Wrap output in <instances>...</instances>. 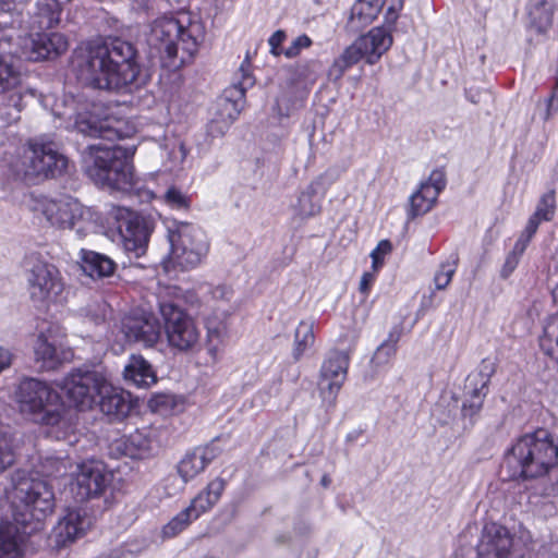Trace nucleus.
Here are the masks:
<instances>
[{"instance_id": "1", "label": "nucleus", "mask_w": 558, "mask_h": 558, "mask_svg": "<svg viewBox=\"0 0 558 558\" xmlns=\"http://www.w3.org/2000/svg\"><path fill=\"white\" fill-rule=\"evenodd\" d=\"M73 71L85 86L110 92H133L145 80L135 45L120 37L90 43L73 59Z\"/></svg>"}, {"instance_id": "2", "label": "nucleus", "mask_w": 558, "mask_h": 558, "mask_svg": "<svg viewBox=\"0 0 558 558\" xmlns=\"http://www.w3.org/2000/svg\"><path fill=\"white\" fill-rule=\"evenodd\" d=\"M12 481V521H0V558H21L25 536L39 531L54 508V494L44 480L16 471Z\"/></svg>"}, {"instance_id": "3", "label": "nucleus", "mask_w": 558, "mask_h": 558, "mask_svg": "<svg viewBox=\"0 0 558 558\" xmlns=\"http://www.w3.org/2000/svg\"><path fill=\"white\" fill-rule=\"evenodd\" d=\"M558 463V444L544 428L522 435L508 450L502 468L509 478H541Z\"/></svg>"}, {"instance_id": "4", "label": "nucleus", "mask_w": 558, "mask_h": 558, "mask_svg": "<svg viewBox=\"0 0 558 558\" xmlns=\"http://www.w3.org/2000/svg\"><path fill=\"white\" fill-rule=\"evenodd\" d=\"M186 22L185 25L173 16H161L150 25L147 43L168 60V66L180 68L191 62L204 39L202 24L189 19Z\"/></svg>"}, {"instance_id": "5", "label": "nucleus", "mask_w": 558, "mask_h": 558, "mask_svg": "<svg viewBox=\"0 0 558 558\" xmlns=\"http://www.w3.org/2000/svg\"><path fill=\"white\" fill-rule=\"evenodd\" d=\"M68 158L58 144L46 138L31 140L22 153L11 161L10 170L16 180L36 184L63 173Z\"/></svg>"}, {"instance_id": "6", "label": "nucleus", "mask_w": 558, "mask_h": 558, "mask_svg": "<svg viewBox=\"0 0 558 558\" xmlns=\"http://www.w3.org/2000/svg\"><path fill=\"white\" fill-rule=\"evenodd\" d=\"M85 156V172L97 184L112 190H126L132 184L133 148L88 145Z\"/></svg>"}, {"instance_id": "7", "label": "nucleus", "mask_w": 558, "mask_h": 558, "mask_svg": "<svg viewBox=\"0 0 558 558\" xmlns=\"http://www.w3.org/2000/svg\"><path fill=\"white\" fill-rule=\"evenodd\" d=\"M20 411L33 422L46 426H65V405L60 395L44 381L22 380L16 390Z\"/></svg>"}, {"instance_id": "8", "label": "nucleus", "mask_w": 558, "mask_h": 558, "mask_svg": "<svg viewBox=\"0 0 558 558\" xmlns=\"http://www.w3.org/2000/svg\"><path fill=\"white\" fill-rule=\"evenodd\" d=\"M239 73L241 78L226 88L222 96L216 101L206 128L207 136L211 138L221 137L227 133L244 109L246 90L255 84V78L250 71V63L246 60L241 64Z\"/></svg>"}, {"instance_id": "9", "label": "nucleus", "mask_w": 558, "mask_h": 558, "mask_svg": "<svg viewBox=\"0 0 558 558\" xmlns=\"http://www.w3.org/2000/svg\"><path fill=\"white\" fill-rule=\"evenodd\" d=\"M167 232L172 264L182 269L197 266L207 252L203 231L191 223L173 220L167 225Z\"/></svg>"}, {"instance_id": "10", "label": "nucleus", "mask_w": 558, "mask_h": 558, "mask_svg": "<svg viewBox=\"0 0 558 558\" xmlns=\"http://www.w3.org/2000/svg\"><path fill=\"white\" fill-rule=\"evenodd\" d=\"M107 387V374L100 366L73 368L60 383V389L70 404L84 411L90 409Z\"/></svg>"}, {"instance_id": "11", "label": "nucleus", "mask_w": 558, "mask_h": 558, "mask_svg": "<svg viewBox=\"0 0 558 558\" xmlns=\"http://www.w3.org/2000/svg\"><path fill=\"white\" fill-rule=\"evenodd\" d=\"M0 95L2 105L17 114L37 96V90L26 83L20 60L12 54H0ZM19 119L20 116L14 118Z\"/></svg>"}, {"instance_id": "12", "label": "nucleus", "mask_w": 558, "mask_h": 558, "mask_svg": "<svg viewBox=\"0 0 558 558\" xmlns=\"http://www.w3.org/2000/svg\"><path fill=\"white\" fill-rule=\"evenodd\" d=\"M26 289L37 308H47L64 289L60 270L51 263L36 258L25 271Z\"/></svg>"}, {"instance_id": "13", "label": "nucleus", "mask_w": 558, "mask_h": 558, "mask_svg": "<svg viewBox=\"0 0 558 558\" xmlns=\"http://www.w3.org/2000/svg\"><path fill=\"white\" fill-rule=\"evenodd\" d=\"M159 311L169 347L179 352L193 351L201 338V331L194 319L171 302L159 303Z\"/></svg>"}, {"instance_id": "14", "label": "nucleus", "mask_w": 558, "mask_h": 558, "mask_svg": "<svg viewBox=\"0 0 558 558\" xmlns=\"http://www.w3.org/2000/svg\"><path fill=\"white\" fill-rule=\"evenodd\" d=\"M497 369L496 361L483 359L474 373H471L465 380L466 398L461 404L462 429H469L474 424L476 416L483 408L484 400L489 391L490 378Z\"/></svg>"}, {"instance_id": "15", "label": "nucleus", "mask_w": 558, "mask_h": 558, "mask_svg": "<svg viewBox=\"0 0 558 558\" xmlns=\"http://www.w3.org/2000/svg\"><path fill=\"white\" fill-rule=\"evenodd\" d=\"M117 223L124 251L135 258L143 256L153 230L151 221L136 211L119 208Z\"/></svg>"}, {"instance_id": "16", "label": "nucleus", "mask_w": 558, "mask_h": 558, "mask_svg": "<svg viewBox=\"0 0 558 558\" xmlns=\"http://www.w3.org/2000/svg\"><path fill=\"white\" fill-rule=\"evenodd\" d=\"M476 558H525V553L514 544V536L506 526L490 522L483 526Z\"/></svg>"}, {"instance_id": "17", "label": "nucleus", "mask_w": 558, "mask_h": 558, "mask_svg": "<svg viewBox=\"0 0 558 558\" xmlns=\"http://www.w3.org/2000/svg\"><path fill=\"white\" fill-rule=\"evenodd\" d=\"M349 363L347 352L331 350L320 367L318 389L327 409L336 405L338 393L347 379Z\"/></svg>"}, {"instance_id": "18", "label": "nucleus", "mask_w": 558, "mask_h": 558, "mask_svg": "<svg viewBox=\"0 0 558 558\" xmlns=\"http://www.w3.org/2000/svg\"><path fill=\"white\" fill-rule=\"evenodd\" d=\"M111 482V474L100 461L89 460L78 464L72 492L80 501L100 496Z\"/></svg>"}, {"instance_id": "19", "label": "nucleus", "mask_w": 558, "mask_h": 558, "mask_svg": "<svg viewBox=\"0 0 558 558\" xmlns=\"http://www.w3.org/2000/svg\"><path fill=\"white\" fill-rule=\"evenodd\" d=\"M37 209L52 227L60 229L74 228L83 215L81 204L70 196L57 199L44 198L38 202Z\"/></svg>"}, {"instance_id": "20", "label": "nucleus", "mask_w": 558, "mask_h": 558, "mask_svg": "<svg viewBox=\"0 0 558 558\" xmlns=\"http://www.w3.org/2000/svg\"><path fill=\"white\" fill-rule=\"evenodd\" d=\"M114 448L131 459H147L158 453L160 442L155 428L144 427L116 441Z\"/></svg>"}, {"instance_id": "21", "label": "nucleus", "mask_w": 558, "mask_h": 558, "mask_svg": "<svg viewBox=\"0 0 558 558\" xmlns=\"http://www.w3.org/2000/svg\"><path fill=\"white\" fill-rule=\"evenodd\" d=\"M121 331L128 342L153 347L161 336L159 322L153 315H129L121 322Z\"/></svg>"}, {"instance_id": "22", "label": "nucleus", "mask_w": 558, "mask_h": 558, "mask_svg": "<svg viewBox=\"0 0 558 558\" xmlns=\"http://www.w3.org/2000/svg\"><path fill=\"white\" fill-rule=\"evenodd\" d=\"M392 41L391 29L384 25L372 28L351 45L361 59H365L368 64H375L390 49Z\"/></svg>"}, {"instance_id": "23", "label": "nucleus", "mask_w": 558, "mask_h": 558, "mask_svg": "<svg viewBox=\"0 0 558 558\" xmlns=\"http://www.w3.org/2000/svg\"><path fill=\"white\" fill-rule=\"evenodd\" d=\"M24 48L27 50V57L34 61L54 59L68 49V40L60 33L38 32L32 35L26 41Z\"/></svg>"}, {"instance_id": "24", "label": "nucleus", "mask_w": 558, "mask_h": 558, "mask_svg": "<svg viewBox=\"0 0 558 558\" xmlns=\"http://www.w3.org/2000/svg\"><path fill=\"white\" fill-rule=\"evenodd\" d=\"M221 448L214 441L206 446H198L187 451L179 461L177 471L180 477L186 483L195 478L221 453Z\"/></svg>"}, {"instance_id": "25", "label": "nucleus", "mask_w": 558, "mask_h": 558, "mask_svg": "<svg viewBox=\"0 0 558 558\" xmlns=\"http://www.w3.org/2000/svg\"><path fill=\"white\" fill-rule=\"evenodd\" d=\"M99 407L104 414L116 420H123L133 409L131 395L120 388L113 387L107 378V387L99 393Z\"/></svg>"}, {"instance_id": "26", "label": "nucleus", "mask_w": 558, "mask_h": 558, "mask_svg": "<svg viewBox=\"0 0 558 558\" xmlns=\"http://www.w3.org/2000/svg\"><path fill=\"white\" fill-rule=\"evenodd\" d=\"M93 522V518L88 515L86 509L81 507L71 509L58 523V536L64 543L74 542L92 527Z\"/></svg>"}, {"instance_id": "27", "label": "nucleus", "mask_w": 558, "mask_h": 558, "mask_svg": "<svg viewBox=\"0 0 558 558\" xmlns=\"http://www.w3.org/2000/svg\"><path fill=\"white\" fill-rule=\"evenodd\" d=\"M322 68V62L317 59L302 60L289 68V83L298 88L301 98H304L316 83Z\"/></svg>"}, {"instance_id": "28", "label": "nucleus", "mask_w": 558, "mask_h": 558, "mask_svg": "<svg viewBox=\"0 0 558 558\" xmlns=\"http://www.w3.org/2000/svg\"><path fill=\"white\" fill-rule=\"evenodd\" d=\"M68 0H37L31 15L32 28L39 31L51 29L59 25L63 5Z\"/></svg>"}, {"instance_id": "29", "label": "nucleus", "mask_w": 558, "mask_h": 558, "mask_svg": "<svg viewBox=\"0 0 558 558\" xmlns=\"http://www.w3.org/2000/svg\"><path fill=\"white\" fill-rule=\"evenodd\" d=\"M124 380L136 388H149L156 384L157 375L153 365L142 355L132 354L124 366Z\"/></svg>"}, {"instance_id": "30", "label": "nucleus", "mask_w": 558, "mask_h": 558, "mask_svg": "<svg viewBox=\"0 0 558 558\" xmlns=\"http://www.w3.org/2000/svg\"><path fill=\"white\" fill-rule=\"evenodd\" d=\"M381 8V0H356L351 8L347 31L353 34L361 32L377 17Z\"/></svg>"}, {"instance_id": "31", "label": "nucleus", "mask_w": 558, "mask_h": 558, "mask_svg": "<svg viewBox=\"0 0 558 558\" xmlns=\"http://www.w3.org/2000/svg\"><path fill=\"white\" fill-rule=\"evenodd\" d=\"M226 482L222 478H215L209 482L204 490L195 496L186 508L197 519L201 514L210 510L220 499L225 490Z\"/></svg>"}, {"instance_id": "32", "label": "nucleus", "mask_w": 558, "mask_h": 558, "mask_svg": "<svg viewBox=\"0 0 558 558\" xmlns=\"http://www.w3.org/2000/svg\"><path fill=\"white\" fill-rule=\"evenodd\" d=\"M554 11L553 0H530L527 4L529 25L538 34L546 33L553 25Z\"/></svg>"}, {"instance_id": "33", "label": "nucleus", "mask_w": 558, "mask_h": 558, "mask_svg": "<svg viewBox=\"0 0 558 558\" xmlns=\"http://www.w3.org/2000/svg\"><path fill=\"white\" fill-rule=\"evenodd\" d=\"M117 264L107 255L83 251L82 269L92 278H105L113 275Z\"/></svg>"}, {"instance_id": "34", "label": "nucleus", "mask_w": 558, "mask_h": 558, "mask_svg": "<svg viewBox=\"0 0 558 558\" xmlns=\"http://www.w3.org/2000/svg\"><path fill=\"white\" fill-rule=\"evenodd\" d=\"M34 352L37 362H41L40 367L47 371L56 369L63 361L58 349L43 333L36 339Z\"/></svg>"}, {"instance_id": "35", "label": "nucleus", "mask_w": 558, "mask_h": 558, "mask_svg": "<svg viewBox=\"0 0 558 558\" xmlns=\"http://www.w3.org/2000/svg\"><path fill=\"white\" fill-rule=\"evenodd\" d=\"M74 128L78 133L89 137H107V134L111 132L105 121L89 111L76 114Z\"/></svg>"}, {"instance_id": "36", "label": "nucleus", "mask_w": 558, "mask_h": 558, "mask_svg": "<svg viewBox=\"0 0 558 558\" xmlns=\"http://www.w3.org/2000/svg\"><path fill=\"white\" fill-rule=\"evenodd\" d=\"M361 59L357 50L352 47V45L348 46L342 53L337 57L332 64L329 66L327 72V77L333 84H337L341 81L344 73L355 65Z\"/></svg>"}, {"instance_id": "37", "label": "nucleus", "mask_w": 558, "mask_h": 558, "mask_svg": "<svg viewBox=\"0 0 558 558\" xmlns=\"http://www.w3.org/2000/svg\"><path fill=\"white\" fill-rule=\"evenodd\" d=\"M543 352L558 362V314L551 315L545 323L539 337Z\"/></svg>"}, {"instance_id": "38", "label": "nucleus", "mask_w": 558, "mask_h": 558, "mask_svg": "<svg viewBox=\"0 0 558 558\" xmlns=\"http://www.w3.org/2000/svg\"><path fill=\"white\" fill-rule=\"evenodd\" d=\"M314 323L310 320L300 322L294 333V347L292 350L294 361H299L304 352L314 344Z\"/></svg>"}, {"instance_id": "39", "label": "nucleus", "mask_w": 558, "mask_h": 558, "mask_svg": "<svg viewBox=\"0 0 558 558\" xmlns=\"http://www.w3.org/2000/svg\"><path fill=\"white\" fill-rule=\"evenodd\" d=\"M428 195H430L429 185L421 184L420 190L410 197L408 220H413L418 216L425 215L433 208L437 198H430Z\"/></svg>"}, {"instance_id": "40", "label": "nucleus", "mask_w": 558, "mask_h": 558, "mask_svg": "<svg viewBox=\"0 0 558 558\" xmlns=\"http://www.w3.org/2000/svg\"><path fill=\"white\" fill-rule=\"evenodd\" d=\"M110 311V305L105 299L101 295H96L92 298L86 305L82 306L78 313L90 323L100 325L106 322Z\"/></svg>"}, {"instance_id": "41", "label": "nucleus", "mask_w": 558, "mask_h": 558, "mask_svg": "<svg viewBox=\"0 0 558 558\" xmlns=\"http://www.w3.org/2000/svg\"><path fill=\"white\" fill-rule=\"evenodd\" d=\"M556 208V193L555 190H550L541 196L536 209L529 220L534 221L536 226H539L543 221H551L555 217Z\"/></svg>"}, {"instance_id": "42", "label": "nucleus", "mask_w": 558, "mask_h": 558, "mask_svg": "<svg viewBox=\"0 0 558 558\" xmlns=\"http://www.w3.org/2000/svg\"><path fill=\"white\" fill-rule=\"evenodd\" d=\"M294 210L301 219L313 217L320 211V204L312 185L300 194Z\"/></svg>"}, {"instance_id": "43", "label": "nucleus", "mask_w": 558, "mask_h": 558, "mask_svg": "<svg viewBox=\"0 0 558 558\" xmlns=\"http://www.w3.org/2000/svg\"><path fill=\"white\" fill-rule=\"evenodd\" d=\"M227 337V326L223 322L207 323L206 348L213 359L219 354Z\"/></svg>"}, {"instance_id": "44", "label": "nucleus", "mask_w": 558, "mask_h": 558, "mask_svg": "<svg viewBox=\"0 0 558 558\" xmlns=\"http://www.w3.org/2000/svg\"><path fill=\"white\" fill-rule=\"evenodd\" d=\"M459 264L458 253H452L446 262L439 265L438 270L434 276V283L437 290L446 289L454 275Z\"/></svg>"}, {"instance_id": "45", "label": "nucleus", "mask_w": 558, "mask_h": 558, "mask_svg": "<svg viewBox=\"0 0 558 558\" xmlns=\"http://www.w3.org/2000/svg\"><path fill=\"white\" fill-rule=\"evenodd\" d=\"M458 399L442 397L433 409V416L440 425H447L459 410Z\"/></svg>"}, {"instance_id": "46", "label": "nucleus", "mask_w": 558, "mask_h": 558, "mask_svg": "<svg viewBox=\"0 0 558 558\" xmlns=\"http://www.w3.org/2000/svg\"><path fill=\"white\" fill-rule=\"evenodd\" d=\"M400 335L398 332H390L388 339L385 340L375 351L372 363L375 366L387 364L397 352V343Z\"/></svg>"}, {"instance_id": "47", "label": "nucleus", "mask_w": 558, "mask_h": 558, "mask_svg": "<svg viewBox=\"0 0 558 558\" xmlns=\"http://www.w3.org/2000/svg\"><path fill=\"white\" fill-rule=\"evenodd\" d=\"M194 520L196 519L191 514V512L186 508L183 509L162 527L163 537L171 538L177 536Z\"/></svg>"}, {"instance_id": "48", "label": "nucleus", "mask_w": 558, "mask_h": 558, "mask_svg": "<svg viewBox=\"0 0 558 558\" xmlns=\"http://www.w3.org/2000/svg\"><path fill=\"white\" fill-rule=\"evenodd\" d=\"M65 465L62 460L56 457H46L38 466L36 473L44 476H58L64 473Z\"/></svg>"}, {"instance_id": "49", "label": "nucleus", "mask_w": 558, "mask_h": 558, "mask_svg": "<svg viewBox=\"0 0 558 558\" xmlns=\"http://www.w3.org/2000/svg\"><path fill=\"white\" fill-rule=\"evenodd\" d=\"M15 461V453L11 439L0 433V472L10 468Z\"/></svg>"}, {"instance_id": "50", "label": "nucleus", "mask_w": 558, "mask_h": 558, "mask_svg": "<svg viewBox=\"0 0 558 558\" xmlns=\"http://www.w3.org/2000/svg\"><path fill=\"white\" fill-rule=\"evenodd\" d=\"M422 184H428L430 189V198H437L440 192L446 187L447 180L446 173L442 169H435L432 171L428 180Z\"/></svg>"}, {"instance_id": "51", "label": "nucleus", "mask_w": 558, "mask_h": 558, "mask_svg": "<svg viewBox=\"0 0 558 558\" xmlns=\"http://www.w3.org/2000/svg\"><path fill=\"white\" fill-rule=\"evenodd\" d=\"M312 44V39L307 35L302 34L292 40L291 45L284 49L283 54L288 59L296 58L302 50L310 48Z\"/></svg>"}, {"instance_id": "52", "label": "nucleus", "mask_w": 558, "mask_h": 558, "mask_svg": "<svg viewBox=\"0 0 558 558\" xmlns=\"http://www.w3.org/2000/svg\"><path fill=\"white\" fill-rule=\"evenodd\" d=\"M165 201L168 205L177 209L187 208L190 205L189 197L177 187H170L165 194Z\"/></svg>"}, {"instance_id": "53", "label": "nucleus", "mask_w": 558, "mask_h": 558, "mask_svg": "<svg viewBox=\"0 0 558 558\" xmlns=\"http://www.w3.org/2000/svg\"><path fill=\"white\" fill-rule=\"evenodd\" d=\"M149 407L153 411L166 413L173 409L174 397L167 393L156 395L149 400Z\"/></svg>"}, {"instance_id": "54", "label": "nucleus", "mask_w": 558, "mask_h": 558, "mask_svg": "<svg viewBox=\"0 0 558 558\" xmlns=\"http://www.w3.org/2000/svg\"><path fill=\"white\" fill-rule=\"evenodd\" d=\"M391 248H392L391 243L388 240H381L377 244V246L373 250V252L371 253V257H372L373 268L375 270L378 269L383 265L385 255L390 253Z\"/></svg>"}, {"instance_id": "55", "label": "nucleus", "mask_w": 558, "mask_h": 558, "mask_svg": "<svg viewBox=\"0 0 558 558\" xmlns=\"http://www.w3.org/2000/svg\"><path fill=\"white\" fill-rule=\"evenodd\" d=\"M387 2L388 8L385 13V26L391 29L399 17V12L403 8V0H387Z\"/></svg>"}, {"instance_id": "56", "label": "nucleus", "mask_w": 558, "mask_h": 558, "mask_svg": "<svg viewBox=\"0 0 558 558\" xmlns=\"http://www.w3.org/2000/svg\"><path fill=\"white\" fill-rule=\"evenodd\" d=\"M287 38V34L282 29L276 31L268 39V44L270 46V53L275 57L283 54L284 49L281 48V45Z\"/></svg>"}, {"instance_id": "57", "label": "nucleus", "mask_w": 558, "mask_h": 558, "mask_svg": "<svg viewBox=\"0 0 558 558\" xmlns=\"http://www.w3.org/2000/svg\"><path fill=\"white\" fill-rule=\"evenodd\" d=\"M533 543L532 533L527 529L520 526L517 534V543L514 542V544L526 554L532 548Z\"/></svg>"}, {"instance_id": "58", "label": "nucleus", "mask_w": 558, "mask_h": 558, "mask_svg": "<svg viewBox=\"0 0 558 558\" xmlns=\"http://www.w3.org/2000/svg\"><path fill=\"white\" fill-rule=\"evenodd\" d=\"M147 547H148V543L145 539L129 542L123 545V549L125 550L126 557L128 556L137 557L138 555L144 553L147 549Z\"/></svg>"}, {"instance_id": "59", "label": "nucleus", "mask_w": 558, "mask_h": 558, "mask_svg": "<svg viewBox=\"0 0 558 558\" xmlns=\"http://www.w3.org/2000/svg\"><path fill=\"white\" fill-rule=\"evenodd\" d=\"M537 229H538V226H536L534 221L527 220V223H526L524 230L521 232V234L517 241H519L520 243L523 242L524 245L527 246L529 243L531 242L532 238L535 235Z\"/></svg>"}, {"instance_id": "60", "label": "nucleus", "mask_w": 558, "mask_h": 558, "mask_svg": "<svg viewBox=\"0 0 558 558\" xmlns=\"http://www.w3.org/2000/svg\"><path fill=\"white\" fill-rule=\"evenodd\" d=\"M519 262H520L519 257L508 254L506 262L504 264V267L501 269V276L504 278L509 277L512 274V271L517 268Z\"/></svg>"}, {"instance_id": "61", "label": "nucleus", "mask_w": 558, "mask_h": 558, "mask_svg": "<svg viewBox=\"0 0 558 558\" xmlns=\"http://www.w3.org/2000/svg\"><path fill=\"white\" fill-rule=\"evenodd\" d=\"M210 293L215 300L229 301L232 295V291L226 286H217L210 291Z\"/></svg>"}, {"instance_id": "62", "label": "nucleus", "mask_w": 558, "mask_h": 558, "mask_svg": "<svg viewBox=\"0 0 558 558\" xmlns=\"http://www.w3.org/2000/svg\"><path fill=\"white\" fill-rule=\"evenodd\" d=\"M375 280V276L371 272H364L362 278H361V281H360V291L364 294H367L373 282Z\"/></svg>"}, {"instance_id": "63", "label": "nucleus", "mask_w": 558, "mask_h": 558, "mask_svg": "<svg viewBox=\"0 0 558 558\" xmlns=\"http://www.w3.org/2000/svg\"><path fill=\"white\" fill-rule=\"evenodd\" d=\"M12 360V353L8 349L0 347V373L11 366Z\"/></svg>"}, {"instance_id": "64", "label": "nucleus", "mask_w": 558, "mask_h": 558, "mask_svg": "<svg viewBox=\"0 0 558 558\" xmlns=\"http://www.w3.org/2000/svg\"><path fill=\"white\" fill-rule=\"evenodd\" d=\"M99 558H126V556H125V550L123 549V546H121V547L110 550L108 554H106Z\"/></svg>"}]
</instances>
